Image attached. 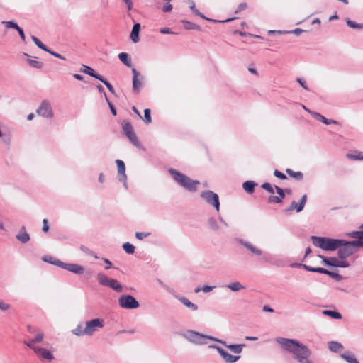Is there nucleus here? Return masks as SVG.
Returning <instances> with one entry per match:
<instances>
[{"label":"nucleus","mask_w":363,"mask_h":363,"mask_svg":"<svg viewBox=\"0 0 363 363\" xmlns=\"http://www.w3.org/2000/svg\"><path fill=\"white\" fill-rule=\"evenodd\" d=\"M276 341L284 350L292 353L299 363H313L308 359L311 355V350L300 341L284 337H277Z\"/></svg>","instance_id":"obj_1"},{"label":"nucleus","mask_w":363,"mask_h":363,"mask_svg":"<svg viewBox=\"0 0 363 363\" xmlns=\"http://www.w3.org/2000/svg\"><path fill=\"white\" fill-rule=\"evenodd\" d=\"M169 173L179 186L187 191L194 192L197 190L198 185L200 184L198 180H193L186 174L172 168L169 169Z\"/></svg>","instance_id":"obj_2"},{"label":"nucleus","mask_w":363,"mask_h":363,"mask_svg":"<svg viewBox=\"0 0 363 363\" xmlns=\"http://www.w3.org/2000/svg\"><path fill=\"white\" fill-rule=\"evenodd\" d=\"M311 239L314 246L325 251H335L337 250L342 242L341 239L327 237L311 236Z\"/></svg>","instance_id":"obj_3"},{"label":"nucleus","mask_w":363,"mask_h":363,"mask_svg":"<svg viewBox=\"0 0 363 363\" xmlns=\"http://www.w3.org/2000/svg\"><path fill=\"white\" fill-rule=\"evenodd\" d=\"M182 336L188 341L196 345H205L207 343V340H217V338L210 335H203L194 330H187L182 334Z\"/></svg>","instance_id":"obj_4"},{"label":"nucleus","mask_w":363,"mask_h":363,"mask_svg":"<svg viewBox=\"0 0 363 363\" xmlns=\"http://www.w3.org/2000/svg\"><path fill=\"white\" fill-rule=\"evenodd\" d=\"M118 305L125 309H135L140 306L138 301L131 295L123 294L118 298Z\"/></svg>","instance_id":"obj_5"},{"label":"nucleus","mask_w":363,"mask_h":363,"mask_svg":"<svg viewBox=\"0 0 363 363\" xmlns=\"http://www.w3.org/2000/svg\"><path fill=\"white\" fill-rule=\"evenodd\" d=\"M201 197L206 202L213 206L216 211L220 210V201L218 195L211 190L203 191L201 193Z\"/></svg>","instance_id":"obj_6"},{"label":"nucleus","mask_w":363,"mask_h":363,"mask_svg":"<svg viewBox=\"0 0 363 363\" xmlns=\"http://www.w3.org/2000/svg\"><path fill=\"white\" fill-rule=\"evenodd\" d=\"M28 330L30 333H34L35 332L37 333L36 335L33 339L28 342H24V344L26 345L29 348H30L31 350H34V348L38 347V346H36L35 344L43 341L44 337V333L41 330L37 328H34L30 325L28 326Z\"/></svg>","instance_id":"obj_7"},{"label":"nucleus","mask_w":363,"mask_h":363,"mask_svg":"<svg viewBox=\"0 0 363 363\" xmlns=\"http://www.w3.org/2000/svg\"><path fill=\"white\" fill-rule=\"evenodd\" d=\"M209 347L216 349L225 363H235L240 359V355H232L217 345H211Z\"/></svg>","instance_id":"obj_8"},{"label":"nucleus","mask_w":363,"mask_h":363,"mask_svg":"<svg viewBox=\"0 0 363 363\" xmlns=\"http://www.w3.org/2000/svg\"><path fill=\"white\" fill-rule=\"evenodd\" d=\"M104 325V322L102 319L94 318L90 321L86 322V327L84 329V333L86 335H91L97 328H101Z\"/></svg>","instance_id":"obj_9"},{"label":"nucleus","mask_w":363,"mask_h":363,"mask_svg":"<svg viewBox=\"0 0 363 363\" xmlns=\"http://www.w3.org/2000/svg\"><path fill=\"white\" fill-rule=\"evenodd\" d=\"M123 130L125 133V135L128 138L129 140L131 143L138 147L140 143L138 140V138L134 133L133 128L132 124L128 121H123L122 124Z\"/></svg>","instance_id":"obj_10"},{"label":"nucleus","mask_w":363,"mask_h":363,"mask_svg":"<svg viewBox=\"0 0 363 363\" xmlns=\"http://www.w3.org/2000/svg\"><path fill=\"white\" fill-rule=\"evenodd\" d=\"M342 243L337 248V256L340 259H345L352 255L354 252L351 245L348 243L349 241L342 240Z\"/></svg>","instance_id":"obj_11"},{"label":"nucleus","mask_w":363,"mask_h":363,"mask_svg":"<svg viewBox=\"0 0 363 363\" xmlns=\"http://www.w3.org/2000/svg\"><path fill=\"white\" fill-rule=\"evenodd\" d=\"M116 163L118 167V181L123 183L127 188V176L125 174V166L124 162L121 160H116Z\"/></svg>","instance_id":"obj_12"},{"label":"nucleus","mask_w":363,"mask_h":363,"mask_svg":"<svg viewBox=\"0 0 363 363\" xmlns=\"http://www.w3.org/2000/svg\"><path fill=\"white\" fill-rule=\"evenodd\" d=\"M37 113L44 118H52L53 116L52 108L48 101H43L37 109Z\"/></svg>","instance_id":"obj_13"},{"label":"nucleus","mask_w":363,"mask_h":363,"mask_svg":"<svg viewBox=\"0 0 363 363\" xmlns=\"http://www.w3.org/2000/svg\"><path fill=\"white\" fill-rule=\"evenodd\" d=\"M33 350L40 359L51 361L54 359V356L52 352L45 348L38 347L37 348H34Z\"/></svg>","instance_id":"obj_14"},{"label":"nucleus","mask_w":363,"mask_h":363,"mask_svg":"<svg viewBox=\"0 0 363 363\" xmlns=\"http://www.w3.org/2000/svg\"><path fill=\"white\" fill-rule=\"evenodd\" d=\"M62 264V268L69 272H73L76 274H82L84 272V268L79 264L72 263H61Z\"/></svg>","instance_id":"obj_15"},{"label":"nucleus","mask_w":363,"mask_h":363,"mask_svg":"<svg viewBox=\"0 0 363 363\" xmlns=\"http://www.w3.org/2000/svg\"><path fill=\"white\" fill-rule=\"evenodd\" d=\"M307 201V195L304 194L301 199L300 202L298 203L295 201H293L291 203V205L287 208V211H296L297 213H299L303 211L305 204Z\"/></svg>","instance_id":"obj_16"},{"label":"nucleus","mask_w":363,"mask_h":363,"mask_svg":"<svg viewBox=\"0 0 363 363\" xmlns=\"http://www.w3.org/2000/svg\"><path fill=\"white\" fill-rule=\"evenodd\" d=\"M131 71L133 74V89L134 91H138L142 86L141 80L143 79V77L140 76V73L134 67L132 68Z\"/></svg>","instance_id":"obj_17"},{"label":"nucleus","mask_w":363,"mask_h":363,"mask_svg":"<svg viewBox=\"0 0 363 363\" xmlns=\"http://www.w3.org/2000/svg\"><path fill=\"white\" fill-rule=\"evenodd\" d=\"M218 342L221 343L225 347L228 348L231 352L235 354H240L242 352L243 348L245 347V344H233V345H228L225 341L222 340L217 339L216 340Z\"/></svg>","instance_id":"obj_18"},{"label":"nucleus","mask_w":363,"mask_h":363,"mask_svg":"<svg viewBox=\"0 0 363 363\" xmlns=\"http://www.w3.org/2000/svg\"><path fill=\"white\" fill-rule=\"evenodd\" d=\"M310 114L317 121H319L322 123H323L325 125H330V124H335V125H340V123L337 121L333 120V119H328L323 116H322L320 113L315 112V111H310Z\"/></svg>","instance_id":"obj_19"},{"label":"nucleus","mask_w":363,"mask_h":363,"mask_svg":"<svg viewBox=\"0 0 363 363\" xmlns=\"http://www.w3.org/2000/svg\"><path fill=\"white\" fill-rule=\"evenodd\" d=\"M80 72L85 73L98 80H102V75L96 73L93 68L87 65H82Z\"/></svg>","instance_id":"obj_20"},{"label":"nucleus","mask_w":363,"mask_h":363,"mask_svg":"<svg viewBox=\"0 0 363 363\" xmlns=\"http://www.w3.org/2000/svg\"><path fill=\"white\" fill-rule=\"evenodd\" d=\"M16 238L21 243H27L30 238V235L26 232L25 226H22L20 229L19 233L16 235Z\"/></svg>","instance_id":"obj_21"},{"label":"nucleus","mask_w":363,"mask_h":363,"mask_svg":"<svg viewBox=\"0 0 363 363\" xmlns=\"http://www.w3.org/2000/svg\"><path fill=\"white\" fill-rule=\"evenodd\" d=\"M140 30V24L139 23H136L133 25L131 33H130V38L134 43L139 42V33Z\"/></svg>","instance_id":"obj_22"},{"label":"nucleus","mask_w":363,"mask_h":363,"mask_svg":"<svg viewBox=\"0 0 363 363\" xmlns=\"http://www.w3.org/2000/svg\"><path fill=\"white\" fill-rule=\"evenodd\" d=\"M240 243L246 247L248 250H250L252 253L257 256L262 255V251L253 246L250 242L241 240H240Z\"/></svg>","instance_id":"obj_23"},{"label":"nucleus","mask_w":363,"mask_h":363,"mask_svg":"<svg viewBox=\"0 0 363 363\" xmlns=\"http://www.w3.org/2000/svg\"><path fill=\"white\" fill-rule=\"evenodd\" d=\"M175 298H177L185 306L190 308L191 311H196L198 310L197 305L191 302L187 298H186L184 296H175Z\"/></svg>","instance_id":"obj_24"},{"label":"nucleus","mask_w":363,"mask_h":363,"mask_svg":"<svg viewBox=\"0 0 363 363\" xmlns=\"http://www.w3.org/2000/svg\"><path fill=\"white\" fill-rule=\"evenodd\" d=\"M328 347L331 352L338 353L343 349V345L337 341H329Z\"/></svg>","instance_id":"obj_25"},{"label":"nucleus","mask_w":363,"mask_h":363,"mask_svg":"<svg viewBox=\"0 0 363 363\" xmlns=\"http://www.w3.org/2000/svg\"><path fill=\"white\" fill-rule=\"evenodd\" d=\"M340 357L347 363H359L355 355L350 351L341 354Z\"/></svg>","instance_id":"obj_26"},{"label":"nucleus","mask_w":363,"mask_h":363,"mask_svg":"<svg viewBox=\"0 0 363 363\" xmlns=\"http://www.w3.org/2000/svg\"><path fill=\"white\" fill-rule=\"evenodd\" d=\"M256 186H257V184L253 181H247L242 184V188L250 194L255 191V187Z\"/></svg>","instance_id":"obj_27"},{"label":"nucleus","mask_w":363,"mask_h":363,"mask_svg":"<svg viewBox=\"0 0 363 363\" xmlns=\"http://www.w3.org/2000/svg\"><path fill=\"white\" fill-rule=\"evenodd\" d=\"M42 259L45 262L50 263L51 264H53L55 266H57V267L62 268V264H61V263H63V262L55 258L52 256H50V255L44 256L42 258Z\"/></svg>","instance_id":"obj_28"},{"label":"nucleus","mask_w":363,"mask_h":363,"mask_svg":"<svg viewBox=\"0 0 363 363\" xmlns=\"http://www.w3.org/2000/svg\"><path fill=\"white\" fill-rule=\"evenodd\" d=\"M318 257L323 259V262L325 264L330 267H337V258L334 257H325L323 255H319Z\"/></svg>","instance_id":"obj_29"},{"label":"nucleus","mask_w":363,"mask_h":363,"mask_svg":"<svg viewBox=\"0 0 363 363\" xmlns=\"http://www.w3.org/2000/svg\"><path fill=\"white\" fill-rule=\"evenodd\" d=\"M107 286L113 289L116 292H121L123 291L122 285L117 280H116L114 279L111 278Z\"/></svg>","instance_id":"obj_30"},{"label":"nucleus","mask_w":363,"mask_h":363,"mask_svg":"<svg viewBox=\"0 0 363 363\" xmlns=\"http://www.w3.org/2000/svg\"><path fill=\"white\" fill-rule=\"evenodd\" d=\"M303 269L308 272H317L327 274L328 270L322 267H313L308 265H303Z\"/></svg>","instance_id":"obj_31"},{"label":"nucleus","mask_w":363,"mask_h":363,"mask_svg":"<svg viewBox=\"0 0 363 363\" xmlns=\"http://www.w3.org/2000/svg\"><path fill=\"white\" fill-rule=\"evenodd\" d=\"M118 58L127 67H130L132 66L131 60L126 52L119 53Z\"/></svg>","instance_id":"obj_32"},{"label":"nucleus","mask_w":363,"mask_h":363,"mask_svg":"<svg viewBox=\"0 0 363 363\" xmlns=\"http://www.w3.org/2000/svg\"><path fill=\"white\" fill-rule=\"evenodd\" d=\"M226 287L230 289L232 291H238L245 289V287L238 281L230 283L226 285Z\"/></svg>","instance_id":"obj_33"},{"label":"nucleus","mask_w":363,"mask_h":363,"mask_svg":"<svg viewBox=\"0 0 363 363\" xmlns=\"http://www.w3.org/2000/svg\"><path fill=\"white\" fill-rule=\"evenodd\" d=\"M286 172L289 176L298 181H301L303 178V174L301 172H294L291 169H286Z\"/></svg>","instance_id":"obj_34"},{"label":"nucleus","mask_w":363,"mask_h":363,"mask_svg":"<svg viewBox=\"0 0 363 363\" xmlns=\"http://www.w3.org/2000/svg\"><path fill=\"white\" fill-rule=\"evenodd\" d=\"M111 278H108L104 273H99L97 274V280L101 286H107Z\"/></svg>","instance_id":"obj_35"},{"label":"nucleus","mask_w":363,"mask_h":363,"mask_svg":"<svg viewBox=\"0 0 363 363\" xmlns=\"http://www.w3.org/2000/svg\"><path fill=\"white\" fill-rule=\"evenodd\" d=\"M322 313L324 315L330 316L334 319H341L342 318V315L339 312H337L335 311L325 310V311H323Z\"/></svg>","instance_id":"obj_36"},{"label":"nucleus","mask_w":363,"mask_h":363,"mask_svg":"<svg viewBox=\"0 0 363 363\" xmlns=\"http://www.w3.org/2000/svg\"><path fill=\"white\" fill-rule=\"evenodd\" d=\"M183 26L186 30H200V26L189 21L182 20Z\"/></svg>","instance_id":"obj_37"},{"label":"nucleus","mask_w":363,"mask_h":363,"mask_svg":"<svg viewBox=\"0 0 363 363\" xmlns=\"http://www.w3.org/2000/svg\"><path fill=\"white\" fill-rule=\"evenodd\" d=\"M31 39L40 49L45 52H50V49L45 45H44L37 37L32 35Z\"/></svg>","instance_id":"obj_38"},{"label":"nucleus","mask_w":363,"mask_h":363,"mask_svg":"<svg viewBox=\"0 0 363 363\" xmlns=\"http://www.w3.org/2000/svg\"><path fill=\"white\" fill-rule=\"evenodd\" d=\"M348 243L351 245L352 250H354V252L355 253L358 250L359 247L362 246L363 240L357 239V240L349 241Z\"/></svg>","instance_id":"obj_39"},{"label":"nucleus","mask_w":363,"mask_h":363,"mask_svg":"<svg viewBox=\"0 0 363 363\" xmlns=\"http://www.w3.org/2000/svg\"><path fill=\"white\" fill-rule=\"evenodd\" d=\"M123 248L127 254L132 255L135 252V246L128 242L123 245Z\"/></svg>","instance_id":"obj_40"},{"label":"nucleus","mask_w":363,"mask_h":363,"mask_svg":"<svg viewBox=\"0 0 363 363\" xmlns=\"http://www.w3.org/2000/svg\"><path fill=\"white\" fill-rule=\"evenodd\" d=\"M350 238L359 239L363 240V230L352 231L347 234Z\"/></svg>","instance_id":"obj_41"},{"label":"nucleus","mask_w":363,"mask_h":363,"mask_svg":"<svg viewBox=\"0 0 363 363\" xmlns=\"http://www.w3.org/2000/svg\"><path fill=\"white\" fill-rule=\"evenodd\" d=\"M347 25L353 29H360L363 28V24L362 23H357L352 20L348 19L347 21Z\"/></svg>","instance_id":"obj_42"},{"label":"nucleus","mask_w":363,"mask_h":363,"mask_svg":"<svg viewBox=\"0 0 363 363\" xmlns=\"http://www.w3.org/2000/svg\"><path fill=\"white\" fill-rule=\"evenodd\" d=\"M163 1H165L166 3L162 7V11L164 13H169V12L172 11V10L173 9V6L170 3L172 0H163Z\"/></svg>","instance_id":"obj_43"},{"label":"nucleus","mask_w":363,"mask_h":363,"mask_svg":"<svg viewBox=\"0 0 363 363\" xmlns=\"http://www.w3.org/2000/svg\"><path fill=\"white\" fill-rule=\"evenodd\" d=\"M150 109L146 108L144 110V118L143 121L145 123L149 124L152 122V118L150 116Z\"/></svg>","instance_id":"obj_44"},{"label":"nucleus","mask_w":363,"mask_h":363,"mask_svg":"<svg viewBox=\"0 0 363 363\" xmlns=\"http://www.w3.org/2000/svg\"><path fill=\"white\" fill-rule=\"evenodd\" d=\"M2 23L5 24L6 27L7 28H13V29L17 30V29H18L20 28L18 26V25L16 22H14L13 21H2Z\"/></svg>","instance_id":"obj_45"},{"label":"nucleus","mask_w":363,"mask_h":363,"mask_svg":"<svg viewBox=\"0 0 363 363\" xmlns=\"http://www.w3.org/2000/svg\"><path fill=\"white\" fill-rule=\"evenodd\" d=\"M82 324H79L75 329L72 330V333L77 336H82V335H86V333H84V330H82Z\"/></svg>","instance_id":"obj_46"},{"label":"nucleus","mask_w":363,"mask_h":363,"mask_svg":"<svg viewBox=\"0 0 363 363\" xmlns=\"http://www.w3.org/2000/svg\"><path fill=\"white\" fill-rule=\"evenodd\" d=\"M327 275L330 276V277L335 279L337 281H341L343 279V277L342 275H340V274L336 273V272H333L329 270H328Z\"/></svg>","instance_id":"obj_47"},{"label":"nucleus","mask_w":363,"mask_h":363,"mask_svg":"<svg viewBox=\"0 0 363 363\" xmlns=\"http://www.w3.org/2000/svg\"><path fill=\"white\" fill-rule=\"evenodd\" d=\"M100 81L107 87V89H108V91L110 92H111L112 94L115 93V90H114V88L113 87V86L106 79H104V77L103 76H102V80H100Z\"/></svg>","instance_id":"obj_48"},{"label":"nucleus","mask_w":363,"mask_h":363,"mask_svg":"<svg viewBox=\"0 0 363 363\" xmlns=\"http://www.w3.org/2000/svg\"><path fill=\"white\" fill-rule=\"evenodd\" d=\"M261 187L264 190L267 191L269 193L274 194V192L273 186H272L271 184L268 182L264 183Z\"/></svg>","instance_id":"obj_49"},{"label":"nucleus","mask_w":363,"mask_h":363,"mask_svg":"<svg viewBox=\"0 0 363 363\" xmlns=\"http://www.w3.org/2000/svg\"><path fill=\"white\" fill-rule=\"evenodd\" d=\"M28 62L32 67L38 68V69L41 68L42 65H43L42 62H40L39 61L33 60H28Z\"/></svg>","instance_id":"obj_50"},{"label":"nucleus","mask_w":363,"mask_h":363,"mask_svg":"<svg viewBox=\"0 0 363 363\" xmlns=\"http://www.w3.org/2000/svg\"><path fill=\"white\" fill-rule=\"evenodd\" d=\"M150 234V233L136 232L135 238L140 240H142L145 238L148 237Z\"/></svg>","instance_id":"obj_51"},{"label":"nucleus","mask_w":363,"mask_h":363,"mask_svg":"<svg viewBox=\"0 0 363 363\" xmlns=\"http://www.w3.org/2000/svg\"><path fill=\"white\" fill-rule=\"evenodd\" d=\"M268 201L269 203H280L282 202L281 198H279V196H273V195L270 196L268 198Z\"/></svg>","instance_id":"obj_52"},{"label":"nucleus","mask_w":363,"mask_h":363,"mask_svg":"<svg viewBox=\"0 0 363 363\" xmlns=\"http://www.w3.org/2000/svg\"><path fill=\"white\" fill-rule=\"evenodd\" d=\"M363 156V153L359 152L357 154H348L347 155V157L350 158V159H352V160H363V159H362L361 157H362Z\"/></svg>","instance_id":"obj_53"},{"label":"nucleus","mask_w":363,"mask_h":363,"mask_svg":"<svg viewBox=\"0 0 363 363\" xmlns=\"http://www.w3.org/2000/svg\"><path fill=\"white\" fill-rule=\"evenodd\" d=\"M337 267H343V268H347L350 266V264L347 261H344L343 259L342 260H339L337 259Z\"/></svg>","instance_id":"obj_54"},{"label":"nucleus","mask_w":363,"mask_h":363,"mask_svg":"<svg viewBox=\"0 0 363 363\" xmlns=\"http://www.w3.org/2000/svg\"><path fill=\"white\" fill-rule=\"evenodd\" d=\"M208 223H209L210 226L211 227V228H213V230L218 229V225L214 218H209Z\"/></svg>","instance_id":"obj_55"},{"label":"nucleus","mask_w":363,"mask_h":363,"mask_svg":"<svg viewBox=\"0 0 363 363\" xmlns=\"http://www.w3.org/2000/svg\"><path fill=\"white\" fill-rule=\"evenodd\" d=\"M274 188H275V189H276L277 193V194H279V198H281V200H282L283 199H284V198H285V193H284V191L281 188H280L279 186H274Z\"/></svg>","instance_id":"obj_56"},{"label":"nucleus","mask_w":363,"mask_h":363,"mask_svg":"<svg viewBox=\"0 0 363 363\" xmlns=\"http://www.w3.org/2000/svg\"><path fill=\"white\" fill-rule=\"evenodd\" d=\"M274 175L276 177H277V178H279V179H283V180H284V179H286V176L284 173H282L281 172H280V171H279V170H277V169H276V170L274 172Z\"/></svg>","instance_id":"obj_57"},{"label":"nucleus","mask_w":363,"mask_h":363,"mask_svg":"<svg viewBox=\"0 0 363 363\" xmlns=\"http://www.w3.org/2000/svg\"><path fill=\"white\" fill-rule=\"evenodd\" d=\"M247 5L246 3H241L238 5L237 9L235 10V13H238L243 10H245L247 8Z\"/></svg>","instance_id":"obj_58"},{"label":"nucleus","mask_w":363,"mask_h":363,"mask_svg":"<svg viewBox=\"0 0 363 363\" xmlns=\"http://www.w3.org/2000/svg\"><path fill=\"white\" fill-rule=\"evenodd\" d=\"M106 101L108 103V106H109V108L111 109V111L112 114L113 116H116V109L115 108L113 105L109 101V100H108L107 96H106Z\"/></svg>","instance_id":"obj_59"},{"label":"nucleus","mask_w":363,"mask_h":363,"mask_svg":"<svg viewBox=\"0 0 363 363\" xmlns=\"http://www.w3.org/2000/svg\"><path fill=\"white\" fill-rule=\"evenodd\" d=\"M304 30L301 29V28H296L293 30H291V31H285L284 30V33H294V35H299L300 34H301Z\"/></svg>","instance_id":"obj_60"},{"label":"nucleus","mask_w":363,"mask_h":363,"mask_svg":"<svg viewBox=\"0 0 363 363\" xmlns=\"http://www.w3.org/2000/svg\"><path fill=\"white\" fill-rule=\"evenodd\" d=\"M296 82L306 90H308V86H306V82L301 79V78H297L296 79Z\"/></svg>","instance_id":"obj_61"},{"label":"nucleus","mask_w":363,"mask_h":363,"mask_svg":"<svg viewBox=\"0 0 363 363\" xmlns=\"http://www.w3.org/2000/svg\"><path fill=\"white\" fill-rule=\"evenodd\" d=\"M43 231L46 233L49 230V225H48V221L46 218H44L43 220Z\"/></svg>","instance_id":"obj_62"},{"label":"nucleus","mask_w":363,"mask_h":363,"mask_svg":"<svg viewBox=\"0 0 363 363\" xmlns=\"http://www.w3.org/2000/svg\"><path fill=\"white\" fill-rule=\"evenodd\" d=\"M215 288L214 286H208V285H204L202 288H201V290L205 292V293H208V292H210L213 289Z\"/></svg>","instance_id":"obj_63"},{"label":"nucleus","mask_w":363,"mask_h":363,"mask_svg":"<svg viewBox=\"0 0 363 363\" xmlns=\"http://www.w3.org/2000/svg\"><path fill=\"white\" fill-rule=\"evenodd\" d=\"M10 308V306L7 303H4L0 300V309L3 311H7Z\"/></svg>","instance_id":"obj_64"}]
</instances>
